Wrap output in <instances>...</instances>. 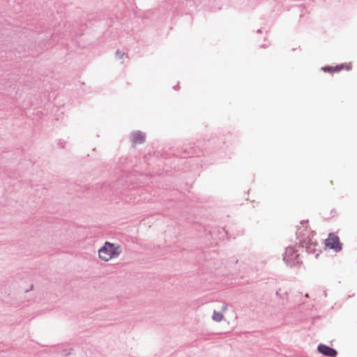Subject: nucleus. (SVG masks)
I'll use <instances>...</instances> for the list:
<instances>
[{"label": "nucleus", "instance_id": "2", "mask_svg": "<svg viewBox=\"0 0 357 357\" xmlns=\"http://www.w3.org/2000/svg\"><path fill=\"white\" fill-rule=\"evenodd\" d=\"M284 260L289 266H295L299 264V255L295 247H288L284 252Z\"/></svg>", "mask_w": 357, "mask_h": 357}, {"label": "nucleus", "instance_id": "6", "mask_svg": "<svg viewBox=\"0 0 357 357\" xmlns=\"http://www.w3.org/2000/svg\"><path fill=\"white\" fill-rule=\"evenodd\" d=\"M318 351L324 355L331 357H333L337 355V351L335 349L324 344H320L318 347Z\"/></svg>", "mask_w": 357, "mask_h": 357}, {"label": "nucleus", "instance_id": "3", "mask_svg": "<svg viewBox=\"0 0 357 357\" xmlns=\"http://www.w3.org/2000/svg\"><path fill=\"white\" fill-rule=\"evenodd\" d=\"M325 245L326 248L333 249L337 252L342 250V243L340 242L339 237L333 233L330 234L326 239Z\"/></svg>", "mask_w": 357, "mask_h": 357}, {"label": "nucleus", "instance_id": "8", "mask_svg": "<svg viewBox=\"0 0 357 357\" xmlns=\"http://www.w3.org/2000/svg\"><path fill=\"white\" fill-rule=\"evenodd\" d=\"M116 55L119 56L120 59H121L123 56L124 53L120 51L119 50H117L116 52Z\"/></svg>", "mask_w": 357, "mask_h": 357}, {"label": "nucleus", "instance_id": "1", "mask_svg": "<svg viewBox=\"0 0 357 357\" xmlns=\"http://www.w3.org/2000/svg\"><path fill=\"white\" fill-rule=\"evenodd\" d=\"M122 252L120 245H115L114 243L106 242L103 247L99 251V257L105 261H109L112 258L117 257Z\"/></svg>", "mask_w": 357, "mask_h": 357}, {"label": "nucleus", "instance_id": "9", "mask_svg": "<svg viewBox=\"0 0 357 357\" xmlns=\"http://www.w3.org/2000/svg\"><path fill=\"white\" fill-rule=\"evenodd\" d=\"M222 309L223 310H225L227 309V306H223Z\"/></svg>", "mask_w": 357, "mask_h": 357}, {"label": "nucleus", "instance_id": "7", "mask_svg": "<svg viewBox=\"0 0 357 357\" xmlns=\"http://www.w3.org/2000/svg\"><path fill=\"white\" fill-rule=\"evenodd\" d=\"M224 316L221 312L215 311L213 314V319L215 321H220L223 319Z\"/></svg>", "mask_w": 357, "mask_h": 357}, {"label": "nucleus", "instance_id": "4", "mask_svg": "<svg viewBox=\"0 0 357 357\" xmlns=\"http://www.w3.org/2000/svg\"><path fill=\"white\" fill-rule=\"evenodd\" d=\"M352 69V64L351 63H346L340 64L335 66H328V67H324L322 68V70L324 72L333 73H337L341 70H351Z\"/></svg>", "mask_w": 357, "mask_h": 357}, {"label": "nucleus", "instance_id": "5", "mask_svg": "<svg viewBox=\"0 0 357 357\" xmlns=\"http://www.w3.org/2000/svg\"><path fill=\"white\" fill-rule=\"evenodd\" d=\"M130 141L135 146L137 144H142L145 142L146 135L141 131L132 132L130 134Z\"/></svg>", "mask_w": 357, "mask_h": 357}]
</instances>
